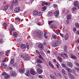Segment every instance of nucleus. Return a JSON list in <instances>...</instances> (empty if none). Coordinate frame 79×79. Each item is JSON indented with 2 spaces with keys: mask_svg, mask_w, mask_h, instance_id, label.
Segmentation results:
<instances>
[{
  "mask_svg": "<svg viewBox=\"0 0 79 79\" xmlns=\"http://www.w3.org/2000/svg\"><path fill=\"white\" fill-rule=\"evenodd\" d=\"M55 75H56V76H58V77H61V74L60 73H54Z\"/></svg>",
  "mask_w": 79,
  "mask_h": 79,
  "instance_id": "393cba45",
  "label": "nucleus"
},
{
  "mask_svg": "<svg viewBox=\"0 0 79 79\" xmlns=\"http://www.w3.org/2000/svg\"><path fill=\"white\" fill-rule=\"evenodd\" d=\"M61 44V40H56L54 41L52 43L53 47H58V45H60Z\"/></svg>",
  "mask_w": 79,
  "mask_h": 79,
  "instance_id": "f03ea898",
  "label": "nucleus"
},
{
  "mask_svg": "<svg viewBox=\"0 0 79 79\" xmlns=\"http://www.w3.org/2000/svg\"><path fill=\"white\" fill-rule=\"evenodd\" d=\"M59 55H60L61 56L63 57L64 59H66L68 58V55H67L66 53L63 54H59Z\"/></svg>",
  "mask_w": 79,
  "mask_h": 79,
  "instance_id": "423d86ee",
  "label": "nucleus"
},
{
  "mask_svg": "<svg viewBox=\"0 0 79 79\" xmlns=\"http://www.w3.org/2000/svg\"><path fill=\"white\" fill-rule=\"evenodd\" d=\"M3 26L6 28V27H8V24L6 23H4L3 24Z\"/></svg>",
  "mask_w": 79,
  "mask_h": 79,
  "instance_id": "2f4dec72",
  "label": "nucleus"
},
{
  "mask_svg": "<svg viewBox=\"0 0 79 79\" xmlns=\"http://www.w3.org/2000/svg\"><path fill=\"white\" fill-rule=\"evenodd\" d=\"M2 76H4V78L5 79H8L10 77V76L6 74L5 72H4L2 73Z\"/></svg>",
  "mask_w": 79,
  "mask_h": 79,
  "instance_id": "0eeeda50",
  "label": "nucleus"
},
{
  "mask_svg": "<svg viewBox=\"0 0 79 79\" xmlns=\"http://www.w3.org/2000/svg\"><path fill=\"white\" fill-rule=\"evenodd\" d=\"M51 28H52V29H57L58 27L56 26V25H51L50 26Z\"/></svg>",
  "mask_w": 79,
  "mask_h": 79,
  "instance_id": "a211bd4d",
  "label": "nucleus"
},
{
  "mask_svg": "<svg viewBox=\"0 0 79 79\" xmlns=\"http://www.w3.org/2000/svg\"><path fill=\"white\" fill-rule=\"evenodd\" d=\"M45 5H48V3L47 2H43L42 3V6H44Z\"/></svg>",
  "mask_w": 79,
  "mask_h": 79,
  "instance_id": "72a5a7b5",
  "label": "nucleus"
},
{
  "mask_svg": "<svg viewBox=\"0 0 79 79\" xmlns=\"http://www.w3.org/2000/svg\"><path fill=\"white\" fill-rule=\"evenodd\" d=\"M57 58L59 60V61H60V62H62V58L61 57H60V56H58Z\"/></svg>",
  "mask_w": 79,
  "mask_h": 79,
  "instance_id": "ea45409f",
  "label": "nucleus"
},
{
  "mask_svg": "<svg viewBox=\"0 0 79 79\" xmlns=\"http://www.w3.org/2000/svg\"><path fill=\"white\" fill-rule=\"evenodd\" d=\"M75 26L77 28H79V24L77 23H75Z\"/></svg>",
  "mask_w": 79,
  "mask_h": 79,
  "instance_id": "79ce46f5",
  "label": "nucleus"
},
{
  "mask_svg": "<svg viewBox=\"0 0 79 79\" xmlns=\"http://www.w3.org/2000/svg\"><path fill=\"white\" fill-rule=\"evenodd\" d=\"M12 3L15 5H17L18 3V1L17 0H13Z\"/></svg>",
  "mask_w": 79,
  "mask_h": 79,
  "instance_id": "aec40b11",
  "label": "nucleus"
},
{
  "mask_svg": "<svg viewBox=\"0 0 79 79\" xmlns=\"http://www.w3.org/2000/svg\"><path fill=\"white\" fill-rule=\"evenodd\" d=\"M61 72L62 73H63V74H66V71H65V70H64V69H61Z\"/></svg>",
  "mask_w": 79,
  "mask_h": 79,
  "instance_id": "58836bf2",
  "label": "nucleus"
},
{
  "mask_svg": "<svg viewBox=\"0 0 79 79\" xmlns=\"http://www.w3.org/2000/svg\"><path fill=\"white\" fill-rule=\"evenodd\" d=\"M73 31L74 32L76 31V28H74L73 29Z\"/></svg>",
  "mask_w": 79,
  "mask_h": 79,
  "instance_id": "338daca9",
  "label": "nucleus"
},
{
  "mask_svg": "<svg viewBox=\"0 0 79 79\" xmlns=\"http://www.w3.org/2000/svg\"><path fill=\"white\" fill-rule=\"evenodd\" d=\"M75 69H76V70H77V71H78L79 72V68L77 67H75L74 68Z\"/></svg>",
  "mask_w": 79,
  "mask_h": 79,
  "instance_id": "6e6d98bb",
  "label": "nucleus"
},
{
  "mask_svg": "<svg viewBox=\"0 0 79 79\" xmlns=\"http://www.w3.org/2000/svg\"><path fill=\"white\" fill-rule=\"evenodd\" d=\"M35 73L36 72L35 71V70L34 69H31L30 70V73L33 76H34L35 74Z\"/></svg>",
  "mask_w": 79,
  "mask_h": 79,
  "instance_id": "9b49d317",
  "label": "nucleus"
},
{
  "mask_svg": "<svg viewBox=\"0 0 79 79\" xmlns=\"http://www.w3.org/2000/svg\"><path fill=\"white\" fill-rule=\"evenodd\" d=\"M68 76L71 79H75V77L72 75L71 73H68Z\"/></svg>",
  "mask_w": 79,
  "mask_h": 79,
  "instance_id": "ddd939ff",
  "label": "nucleus"
},
{
  "mask_svg": "<svg viewBox=\"0 0 79 79\" xmlns=\"http://www.w3.org/2000/svg\"><path fill=\"white\" fill-rule=\"evenodd\" d=\"M14 61H15V60L14 59H11L10 61V64H13V63H14Z\"/></svg>",
  "mask_w": 79,
  "mask_h": 79,
  "instance_id": "a19ab883",
  "label": "nucleus"
},
{
  "mask_svg": "<svg viewBox=\"0 0 79 79\" xmlns=\"http://www.w3.org/2000/svg\"><path fill=\"white\" fill-rule=\"evenodd\" d=\"M76 43H79V39H77V40L75 41Z\"/></svg>",
  "mask_w": 79,
  "mask_h": 79,
  "instance_id": "774afa93",
  "label": "nucleus"
},
{
  "mask_svg": "<svg viewBox=\"0 0 79 79\" xmlns=\"http://www.w3.org/2000/svg\"><path fill=\"white\" fill-rule=\"evenodd\" d=\"M4 37V35L3 34L0 33V44H3L4 42V41L2 39Z\"/></svg>",
  "mask_w": 79,
  "mask_h": 79,
  "instance_id": "6e6552de",
  "label": "nucleus"
},
{
  "mask_svg": "<svg viewBox=\"0 0 79 79\" xmlns=\"http://www.w3.org/2000/svg\"><path fill=\"white\" fill-rule=\"evenodd\" d=\"M25 75L28 77H30V79H33V76L30 75V73H29V71L28 70L26 72V73H25Z\"/></svg>",
  "mask_w": 79,
  "mask_h": 79,
  "instance_id": "39448f33",
  "label": "nucleus"
},
{
  "mask_svg": "<svg viewBox=\"0 0 79 79\" xmlns=\"http://www.w3.org/2000/svg\"><path fill=\"white\" fill-rule=\"evenodd\" d=\"M20 47L24 49V48H26V45L24 44H21L20 45Z\"/></svg>",
  "mask_w": 79,
  "mask_h": 79,
  "instance_id": "4be33fe9",
  "label": "nucleus"
},
{
  "mask_svg": "<svg viewBox=\"0 0 79 79\" xmlns=\"http://www.w3.org/2000/svg\"><path fill=\"white\" fill-rule=\"evenodd\" d=\"M73 5L74 6H79V2L77 1H75L74 2Z\"/></svg>",
  "mask_w": 79,
  "mask_h": 79,
  "instance_id": "f8f14e48",
  "label": "nucleus"
},
{
  "mask_svg": "<svg viewBox=\"0 0 79 79\" xmlns=\"http://www.w3.org/2000/svg\"><path fill=\"white\" fill-rule=\"evenodd\" d=\"M13 35L14 37L16 38L17 37V35H18V33L16 32H13Z\"/></svg>",
  "mask_w": 79,
  "mask_h": 79,
  "instance_id": "a878e982",
  "label": "nucleus"
},
{
  "mask_svg": "<svg viewBox=\"0 0 79 79\" xmlns=\"http://www.w3.org/2000/svg\"><path fill=\"white\" fill-rule=\"evenodd\" d=\"M20 7H16L15 9H14V11L15 13H18V12L20 10Z\"/></svg>",
  "mask_w": 79,
  "mask_h": 79,
  "instance_id": "6ab92c4d",
  "label": "nucleus"
},
{
  "mask_svg": "<svg viewBox=\"0 0 79 79\" xmlns=\"http://www.w3.org/2000/svg\"><path fill=\"white\" fill-rule=\"evenodd\" d=\"M19 72L21 73H23L24 72V68L22 67L21 68L19 69Z\"/></svg>",
  "mask_w": 79,
  "mask_h": 79,
  "instance_id": "2eb2a0df",
  "label": "nucleus"
},
{
  "mask_svg": "<svg viewBox=\"0 0 79 79\" xmlns=\"http://www.w3.org/2000/svg\"><path fill=\"white\" fill-rule=\"evenodd\" d=\"M21 57L22 58H23L24 60H25V61H27L28 60H29V59H30V58H31V57H30V56H28L26 54H23L22 55H21Z\"/></svg>",
  "mask_w": 79,
  "mask_h": 79,
  "instance_id": "7ed1b4c3",
  "label": "nucleus"
},
{
  "mask_svg": "<svg viewBox=\"0 0 79 79\" xmlns=\"http://www.w3.org/2000/svg\"><path fill=\"white\" fill-rule=\"evenodd\" d=\"M49 66H51L52 68H53L54 67L53 65V64H52V63H51V62H49Z\"/></svg>",
  "mask_w": 79,
  "mask_h": 79,
  "instance_id": "c03bdc74",
  "label": "nucleus"
},
{
  "mask_svg": "<svg viewBox=\"0 0 79 79\" xmlns=\"http://www.w3.org/2000/svg\"><path fill=\"white\" fill-rule=\"evenodd\" d=\"M15 31V28L13 27V25H11L9 30L10 32H14Z\"/></svg>",
  "mask_w": 79,
  "mask_h": 79,
  "instance_id": "1a4fd4ad",
  "label": "nucleus"
},
{
  "mask_svg": "<svg viewBox=\"0 0 79 79\" xmlns=\"http://www.w3.org/2000/svg\"><path fill=\"white\" fill-rule=\"evenodd\" d=\"M64 52H66L67 49V46L66 45L64 46Z\"/></svg>",
  "mask_w": 79,
  "mask_h": 79,
  "instance_id": "e433bc0d",
  "label": "nucleus"
},
{
  "mask_svg": "<svg viewBox=\"0 0 79 79\" xmlns=\"http://www.w3.org/2000/svg\"><path fill=\"white\" fill-rule=\"evenodd\" d=\"M48 16H52V11L48 12Z\"/></svg>",
  "mask_w": 79,
  "mask_h": 79,
  "instance_id": "f704fd0d",
  "label": "nucleus"
},
{
  "mask_svg": "<svg viewBox=\"0 0 79 79\" xmlns=\"http://www.w3.org/2000/svg\"><path fill=\"white\" fill-rule=\"evenodd\" d=\"M67 19L66 22L67 24H69V20L71 19V14H68L67 16Z\"/></svg>",
  "mask_w": 79,
  "mask_h": 79,
  "instance_id": "20e7f679",
  "label": "nucleus"
},
{
  "mask_svg": "<svg viewBox=\"0 0 79 79\" xmlns=\"http://www.w3.org/2000/svg\"><path fill=\"white\" fill-rule=\"evenodd\" d=\"M36 70L38 74H41V73H42V72H43V71L40 69H37Z\"/></svg>",
  "mask_w": 79,
  "mask_h": 79,
  "instance_id": "dca6fc26",
  "label": "nucleus"
},
{
  "mask_svg": "<svg viewBox=\"0 0 79 79\" xmlns=\"http://www.w3.org/2000/svg\"><path fill=\"white\" fill-rule=\"evenodd\" d=\"M68 38H69L68 34H66L65 36V37H64L65 40H67L68 39Z\"/></svg>",
  "mask_w": 79,
  "mask_h": 79,
  "instance_id": "c85d7f7f",
  "label": "nucleus"
},
{
  "mask_svg": "<svg viewBox=\"0 0 79 79\" xmlns=\"http://www.w3.org/2000/svg\"><path fill=\"white\" fill-rule=\"evenodd\" d=\"M46 9H47V7L44 6L42 8V10L43 11H45Z\"/></svg>",
  "mask_w": 79,
  "mask_h": 79,
  "instance_id": "c9c22d12",
  "label": "nucleus"
},
{
  "mask_svg": "<svg viewBox=\"0 0 79 79\" xmlns=\"http://www.w3.org/2000/svg\"><path fill=\"white\" fill-rule=\"evenodd\" d=\"M67 65L69 67H70V68H72L73 65V64L70 62H68L67 63Z\"/></svg>",
  "mask_w": 79,
  "mask_h": 79,
  "instance_id": "412c9836",
  "label": "nucleus"
},
{
  "mask_svg": "<svg viewBox=\"0 0 79 79\" xmlns=\"http://www.w3.org/2000/svg\"><path fill=\"white\" fill-rule=\"evenodd\" d=\"M40 53L42 55H45V53H44V52L43 51H40Z\"/></svg>",
  "mask_w": 79,
  "mask_h": 79,
  "instance_id": "864d4df0",
  "label": "nucleus"
},
{
  "mask_svg": "<svg viewBox=\"0 0 79 79\" xmlns=\"http://www.w3.org/2000/svg\"><path fill=\"white\" fill-rule=\"evenodd\" d=\"M34 35L33 37L34 39H37V38H41L43 36L42 32L41 31L36 30L34 31Z\"/></svg>",
  "mask_w": 79,
  "mask_h": 79,
  "instance_id": "f257e3e1",
  "label": "nucleus"
},
{
  "mask_svg": "<svg viewBox=\"0 0 79 79\" xmlns=\"http://www.w3.org/2000/svg\"><path fill=\"white\" fill-rule=\"evenodd\" d=\"M69 12L68 9H64L62 10V13H65V14H68V13H69Z\"/></svg>",
  "mask_w": 79,
  "mask_h": 79,
  "instance_id": "4468645a",
  "label": "nucleus"
},
{
  "mask_svg": "<svg viewBox=\"0 0 79 79\" xmlns=\"http://www.w3.org/2000/svg\"><path fill=\"white\" fill-rule=\"evenodd\" d=\"M52 22H53V21H49L48 22V24H49L50 25V24H52Z\"/></svg>",
  "mask_w": 79,
  "mask_h": 79,
  "instance_id": "4d7b16f0",
  "label": "nucleus"
},
{
  "mask_svg": "<svg viewBox=\"0 0 79 79\" xmlns=\"http://www.w3.org/2000/svg\"><path fill=\"white\" fill-rule=\"evenodd\" d=\"M6 57H5L4 58V60L2 61L3 63H5V62H6Z\"/></svg>",
  "mask_w": 79,
  "mask_h": 79,
  "instance_id": "052dcab7",
  "label": "nucleus"
},
{
  "mask_svg": "<svg viewBox=\"0 0 79 79\" xmlns=\"http://www.w3.org/2000/svg\"><path fill=\"white\" fill-rule=\"evenodd\" d=\"M9 6H10V4H7L6 6L4 7V11H6V10H8Z\"/></svg>",
  "mask_w": 79,
  "mask_h": 79,
  "instance_id": "5701e85b",
  "label": "nucleus"
},
{
  "mask_svg": "<svg viewBox=\"0 0 79 79\" xmlns=\"http://www.w3.org/2000/svg\"><path fill=\"white\" fill-rule=\"evenodd\" d=\"M50 77L51 79H56V77H55V76H54L52 75H50Z\"/></svg>",
  "mask_w": 79,
  "mask_h": 79,
  "instance_id": "c756f323",
  "label": "nucleus"
},
{
  "mask_svg": "<svg viewBox=\"0 0 79 79\" xmlns=\"http://www.w3.org/2000/svg\"><path fill=\"white\" fill-rule=\"evenodd\" d=\"M65 69L67 71L69 72V73H71V69L68 67H65Z\"/></svg>",
  "mask_w": 79,
  "mask_h": 79,
  "instance_id": "cd10ccee",
  "label": "nucleus"
},
{
  "mask_svg": "<svg viewBox=\"0 0 79 79\" xmlns=\"http://www.w3.org/2000/svg\"><path fill=\"white\" fill-rule=\"evenodd\" d=\"M38 77L39 78H40V79H42V78L43 77H42V76L41 75H39L38 76Z\"/></svg>",
  "mask_w": 79,
  "mask_h": 79,
  "instance_id": "680f3d73",
  "label": "nucleus"
},
{
  "mask_svg": "<svg viewBox=\"0 0 79 79\" xmlns=\"http://www.w3.org/2000/svg\"><path fill=\"white\" fill-rule=\"evenodd\" d=\"M38 47L40 48H43L44 47V46L41 44H38Z\"/></svg>",
  "mask_w": 79,
  "mask_h": 79,
  "instance_id": "7c9ffc66",
  "label": "nucleus"
},
{
  "mask_svg": "<svg viewBox=\"0 0 79 79\" xmlns=\"http://www.w3.org/2000/svg\"><path fill=\"white\" fill-rule=\"evenodd\" d=\"M74 64L76 65H77V66H79V63L77 62L76 61H75Z\"/></svg>",
  "mask_w": 79,
  "mask_h": 79,
  "instance_id": "5fc2aeb1",
  "label": "nucleus"
},
{
  "mask_svg": "<svg viewBox=\"0 0 79 79\" xmlns=\"http://www.w3.org/2000/svg\"><path fill=\"white\" fill-rule=\"evenodd\" d=\"M9 6H10V8L11 9H13V5H10L9 4Z\"/></svg>",
  "mask_w": 79,
  "mask_h": 79,
  "instance_id": "603ef678",
  "label": "nucleus"
},
{
  "mask_svg": "<svg viewBox=\"0 0 79 79\" xmlns=\"http://www.w3.org/2000/svg\"><path fill=\"white\" fill-rule=\"evenodd\" d=\"M10 74L11 76L15 77L16 76V73L14 71H11L10 72Z\"/></svg>",
  "mask_w": 79,
  "mask_h": 79,
  "instance_id": "9d476101",
  "label": "nucleus"
},
{
  "mask_svg": "<svg viewBox=\"0 0 79 79\" xmlns=\"http://www.w3.org/2000/svg\"><path fill=\"white\" fill-rule=\"evenodd\" d=\"M10 52V50H7V51L5 52V53H6V54H8V53H9Z\"/></svg>",
  "mask_w": 79,
  "mask_h": 79,
  "instance_id": "8fccbe9b",
  "label": "nucleus"
},
{
  "mask_svg": "<svg viewBox=\"0 0 79 79\" xmlns=\"http://www.w3.org/2000/svg\"><path fill=\"white\" fill-rule=\"evenodd\" d=\"M76 10H77V8H76V7H73L72 9V11H76Z\"/></svg>",
  "mask_w": 79,
  "mask_h": 79,
  "instance_id": "49530a36",
  "label": "nucleus"
},
{
  "mask_svg": "<svg viewBox=\"0 0 79 79\" xmlns=\"http://www.w3.org/2000/svg\"><path fill=\"white\" fill-rule=\"evenodd\" d=\"M53 7L54 8H57L58 6L56 4H53Z\"/></svg>",
  "mask_w": 79,
  "mask_h": 79,
  "instance_id": "bf43d9fd",
  "label": "nucleus"
},
{
  "mask_svg": "<svg viewBox=\"0 0 79 79\" xmlns=\"http://www.w3.org/2000/svg\"><path fill=\"white\" fill-rule=\"evenodd\" d=\"M37 15L38 16H41V15H42V13L41 12H37Z\"/></svg>",
  "mask_w": 79,
  "mask_h": 79,
  "instance_id": "de8ad7c7",
  "label": "nucleus"
},
{
  "mask_svg": "<svg viewBox=\"0 0 79 79\" xmlns=\"http://www.w3.org/2000/svg\"><path fill=\"white\" fill-rule=\"evenodd\" d=\"M37 24L39 26H41V25H42V24L41 23V22H38L37 23Z\"/></svg>",
  "mask_w": 79,
  "mask_h": 79,
  "instance_id": "13d9d810",
  "label": "nucleus"
},
{
  "mask_svg": "<svg viewBox=\"0 0 79 79\" xmlns=\"http://www.w3.org/2000/svg\"><path fill=\"white\" fill-rule=\"evenodd\" d=\"M39 57L40 58V59H42H42H43V58H42V56L40 55H39Z\"/></svg>",
  "mask_w": 79,
  "mask_h": 79,
  "instance_id": "e2e57ef3",
  "label": "nucleus"
},
{
  "mask_svg": "<svg viewBox=\"0 0 79 79\" xmlns=\"http://www.w3.org/2000/svg\"><path fill=\"white\" fill-rule=\"evenodd\" d=\"M36 63H42V61L39 59H38L36 60Z\"/></svg>",
  "mask_w": 79,
  "mask_h": 79,
  "instance_id": "bb28decb",
  "label": "nucleus"
},
{
  "mask_svg": "<svg viewBox=\"0 0 79 79\" xmlns=\"http://www.w3.org/2000/svg\"><path fill=\"white\" fill-rule=\"evenodd\" d=\"M37 11H36L35 10H34L33 12V14L34 15H37Z\"/></svg>",
  "mask_w": 79,
  "mask_h": 79,
  "instance_id": "473e14b6",
  "label": "nucleus"
},
{
  "mask_svg": "<svg viewBox=\"0 0 79 79\" xmlns=\"http://www.w3.org/2000/svg\"><path fill=\"white\" fill-rule=\"evenodd\" d=\"M64 77L65 79H68V77L65 75L64 76Z\"/></svg>",
  "mask_w": 79,
  "mask_h": 79,
  "instance_id": "0e129e2a",
  "label": "nucleus"
},
{
  "mask_svg": "<svg viewBox=\"0 0 79 79\" xmlns=\"http://www.w3.org/2000/svg\"><path fill=\"white\" fill-rule=\"evenodd\" d=\"M76 34L78 35H79V30H77V31Z\"/></svg>",
  "mask_w": 79,
  "mask_h": 79,
  "instance_id": "69168bd1",
  "label": "nucleus"
},
{
  "mask_svg": "<svg viewBox=\"0 0 79 79\" xmlns=\"http://www.w3.org/2000/svg\"><path fill=\"white\" fill-rule=\"evenodd\" d=\"M59 15V11L58 10H56L54 12V15L56 17L58 16Z\"/></svg>",
  "mask_w": 79,
  "mask_h": 79,
  "instance_id": "f3484780",
  "label": "nucleus"
},
{
  "mask_svg": "<svg viewBox=\"0 0 79 79\" xmlns=\"http://www.w3.org/2000/svg\"><path fill=\"white\" fill-rule=\"evenodd\" d=\"M57 37L56 36V35H52V38L53 39H56L57 38Z\"/></svg>",
  "mask_w": 79,
  "mask_h": 79,
  "instance_id": "a18cd8bd",
  "label": "nucleus"
},
{
  "mask_svg": "<svg viewBox=\"0 0 79 79\" xmlns=\"http://www.w3.org/2000/svg\"><path fill=\"white\" fill-rule=\"evenodd\" d=\"M15 20L16 21H20V19L18 17L16 18H15Z\"/></svg>",
  "mask_w": 79,
  "mask_h": 79,
  "instance_id": "3c124183",
  "label": "nucleus"
},
{
  "mask_svg": "<svg viewBox=\"0 0 79 79\" xmlns=\"http://www.w3.org/2000/svg\"><path fill=\"white\" fill-rule=\"evenodd\" d=\"M70 58L72 59H75V60L77 59V58H76V57L75 56H71L70 57Z\"/></svg>",
  "mask_w": 79,
  "mask_h": 79,
  "instance_id": "4c0bfd02",
  "label": "nucleus"
},
{
  "mask_svg": "<svg viewBox=\"0 0 79 79\" xmlns=\"http://www.w3.org/2000/svg\"><path fill=\"white\" fill-rule=\"evenodd\" d=\"M44 37L45 39H47V34L46 33H44Z\"/></svg>",
  "mask_w": 79,
  "mask_h": 79,
  "instance_id": "09e8293b",
  "label": "nucleus"
},
{
  "mask_svg": "<svg viewBox=\"0 0 79 79\" xmlns=\"http://www.w3.org/2000/svg\"><path fill=\"white\" fill-rule=\"evenodd\" d=\"M7 66V65L5 64H1V68H5Z\"/></svg>",
  "mask_w": 79,
  "mask_h": 79,
  "instance_id": "b1692460",
  "label": "nucleus"
},
{
  "mask_svg": "<svg viewBox=\"0 0 79 79\" xmlns=\"http://www.w3.org/2000/svg\"><path fill=\"white\" fill-rule=\"evenodd\" d=\"M71 73H73V74H76L75 73H76V70L73 69H71Z\"/></svg>",
  "mask_w": 79,
  "mask_h": 79,
  "instance_id": "37998d69",
  "label": "nucleus"
}]
</instances>
